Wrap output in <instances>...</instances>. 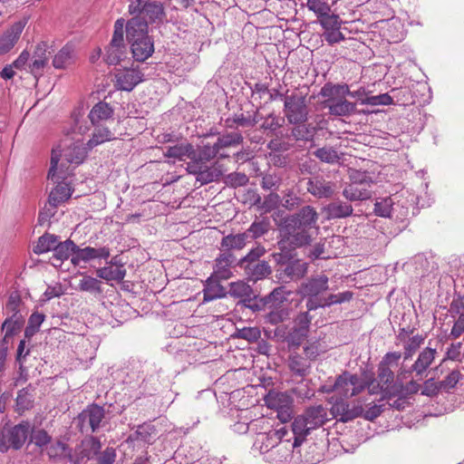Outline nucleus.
<instances>
[{
    "instance_id": "obj_3",
    "label": "nucleus",
    "mask_w": 464,
    "mask_h": 464,
    "mask_svg": "<svg viewBox=\"0 0 464 464\" xmlns=\"http://www.w3.org/2000/svg\"><path fill=\"white\" fill-rule=\"evenodd\" d=\"M104 418V408L96 403H92L77 415L74 422L81 433L92 434L102 427Z\"/></svg>"
},
{
    "instance_id": "obj_37",
    "label": "nucleus",
    "mask_w": 464,
    "mask_h": 464,
    "mask_svg": "<svg viewBox=\"0 0 464 464\" xmlns=\"http://www.w3.org/2000/svg\"><path fill=\"white\" fill-rule=\"evenodd\" d=\"M277 246L279 252H274L271 254V257L275 261L276 266L285 267L292 259L296 256V252L291 245L279 238L277 241Z\"/></svg>"
},
{
    "instance_id": "obj_64",
    "label": "nucleus",
    "mask_w": 464,
    "mask_h": 464,
    "mask_svg": "<svg viewBox=\"0 0 464 464\" xmlns=\"http://www.w3.org/2000/svg\"><path fill=\"white\" fill-rule=\"evenodd\" d=\"M280 202V197L278 194L271 192L267 196L264 198V200L261 201V198L258 197L255 202V205L257 206L263 212L268 213L273 209L276 208Z\"/></svg>"
},
{
    "instance_id": "obj_41",
    "label": "nucleus",
    "mask_w": 464,
    "mask_h": 464,
    "mask_svg": "<svg viewBox=\"0 0 464 464\" xmlns=\"http://www.w3.org/2000/svg\"><path fill=\"white\" fill-rule=\"evenodd\" d=\"M342 194L347 200L362 201L369 199L372 192L370 188L349 183L344 187Z\"/></svg>"
},
{
    "instance_id": "obj_61",
    "label": "nucleus",
    "mask_w": 464,
    "mask_h": 464,
    "mask_svg": "<svg viewBox=\"0 0 464 464\" xmlns=\"http://www.w3.org/2000/svg\"><path fill=\"white\" fill-rule=\"evenodd\" d=\"M34 389L31 385L20 390L16 397V406L19 411L29 410L33 407L34 394L31 392Z\"/></svg>"
},
{
    "instance_id": "obj_19",
    "label": "nucleus",
    "mask_w": 464,
    "mask_h": 464,
    "mask_svg": "<svg viewBox=\"0 0 464 464\" xmlns=\"http://www.w3.org/2000/svg\"><path fill=\"white\" fill-rule=\"evenodd\" d=\"M308 264L296 256L285 267L276 269L280 280L297 281L304 277L307 273Z\"/></svg>"
},
{
    "instance_id": "obj_52",
    "label": "nucleus",
    "mask_w": 464,
    "mask_h": 464,
    "mask_svg": "<svg viewBox=\"0 0 464 464\" xmlns=\"http://www.w3.org/2000/svg\"><path fill=\"white\" fill-rule=\"evenodd\" d=\"M23 305L24 304L20 293L18 291H14L8 296V300L5 308V314L8 316L15 315L17 317H24L22 314Z\"/></svg>"
},
{
    "instance_id": "obj_26",
    "label": "nucleus",
    "mask_w": 464,
    "mask_h": 464,
    "mask_svg": "<svg viewBox=\"0 0 464 464\" xmlns=\"http://www.w3.org/2000/svg\"><path fill=\"white\" fill-rule=\"evenodd\" d=\"M132 56L137 62H144L154 53V41L150 35L129 44Z\"/></svg>"
},
{
    "instance_id": "obj_32",
    "label": "nucleus",
    "mask_w": 464,
    "mask_h": 464,
    "mask_svg": "<svg viewBox=\"0 0 464 464\" xmlns=\"http://www.w3.org/2000/svg\"><path fill=\"white\" fill-rule=\"evenodd\" d=\"M247 236L246 234H229L222 237L220 241V252L233 253L232 251L242 250L247 244Z\"/></svg>"
},
{
    "instance_id": "obj_49",
    "label": "nucleus",
    "mask_w": 464,
    "mask_h": 464,
    "mask_svg": "<svg viewBox=\"0 0 464 464\" xmlns=\"http://www.w3.org/2000/svg\"><path fill=\"white\" fill-rule=\"evenodd\" d=\"M377 379L385 386V395L395 394L397 389L394 386V373L391 368L379 364Z\"/></svg>"
},
{
    "instance_id": "obj_40",
    "label": "nucleus",
    "mask_w": 464,
    "mask_h": 464,
    "mask_svg": "<svg viewBox=\"0 0 464 464\" xmlns=\"http://www.w3.org/2000/svg\"><path fill=\"white\" fill-rule=\"evenodd\" d=\"M163 154L167 158H172L179 161L185 160L186 158L189 159V161H191L193 155V145L189 142H184L176 144L174 146H169L166 148V150L163 152Z\"/></svg>"
},
{
    "instance_id": "obj_6",
    "label": "nucleus",
    "mask_w": 464,
    "mask_h": 464,
    "mask_svg": "<svg viewBox=\"0 0 464 464\" xmlns=\"http://www.w3.org/2000/svg\"><path fill=\"white\" fill-rule=\"evenodd\" d=\"M29 430L28 422L19 423L11 429L3 430L0 433V451L6 452L10 448L21 449L27 440Z\"/></svg>"
},
{
    "instance_id": "obj_34",
    "label": "nucleus",
    "mask_w": 464,
    "mask_h": 464,
    "mask_svg": "<svg viewBox=\"0 0 464 464\" xmlns=\"http://www.w3.org/2000/svg\"><path fill=\"white\" fill-rule=\"evenodd\" d=\"M311 430L304 418L302 415L298 416L293 421L292 429L288 430L289 434L287 438L294 439L293 446L298 447L303 443Z\"/></svg>"
},
{
    "instance_id": "obj_51",
    "label": "nucleus",
    "mask_w": 464,
    "mask_h": 464,
    "mask_svg": "<svg viewBox=\"0 0 464 464\" xmlns=\"http://www.w3.org/2000/svg\"><path fill=\"white\" fill-rule=\"evenodd\" d=\"M243 140L244 138L240 131H232L220 135L215 144L220 151L224 148L238 146Z\"/></svg>"
},
{
    "instance_id": "obj_38",
    "label": "nucleus",
    "mask_w": 464,
    "mask_h": 464,
    "mask_svg": "<svg viewBox=\"0 0 464 464\" xmlns=\"http://www.w3.org/2000/svg\"><path fill=\"white\" fill-rule=\"evenodd\" d=\"M259 121V111L256 110L252 114L247 112L234 114L233 117L227 118L225 121L227 128L234 129L236 125L244 128H252Z\"/></svg>"
},
{
    "instance_id": "obj_21",
    "label": "nucleus",
    "mask_w": 464,
    "mask_h": 464,
    "mask_svg": "<svg viewBox=\"0 0 464 464\" xmlns=\"http://www.w3.org/2000/svg\"><path fill=\"white\" fill-rule=\"evenodd\" d=\"M332 412L340 420L347 422L362 415L363 408L362 405H350L343 399L336 400L332 406Z\"/></svg>"
},
{
    "instance_id": "obj_36",
    "label": "nucleus",
    "mask_w": 464,
    "mask_h": 464,
    "mask_svg": "<svg viewBox=\"0 0 464 464\" xmlns=\"http://www.w3.org/2000/svg\"><path fill=\"white\" fill-rule=\"evenodd\" d=\"M249 281L257 282L267 277L272 273V268L267 261L261 260L252 265H246L242 268Z\"/></svg>"
},
{
    "instance_id": "obj_11",
    "label": "nucleus",
    "mask_w": 464,
    "mask_h": 464,
    "mask_svg": "<svg viewBox=\"0 0 464 464\" xmlns=\"http://www.w3.org/2000/svg\"><path fill=\"white\" fill-rule=\"evenodd\" d=\"M289 434L288 429L281 427L279 429L270 428L266 432L257 434L254 441V449L261 454L268 453L277 443Z\"/></svg>"
},
{
    "instance_id": "obj_5",
    "label": "nucleus",
    "mask_w": 464,
    "mask_h": 464,
    "mask_svg": "<svg viewBox=\"0 0 464 464\" xmlns=\"http://www.w3.org/2000/svg\"><path fill=\"white\" fill-rule=\"evenodd\" d=\"M60 160V155L55 150L52 151L51 166L48 171V179L57 182L56 187L50 192L48 202L51 207L57 208L59 205L69 199L72 196V190L71 187L64 182H60V179H63V176H60L57 173L58 162Z\"/></svg>"
},
{
    "instance_id": "obj_54",
    "label": "nucleus",
    "mask_w": 464,
    "mask_h": 464,
    "mask_svg": "<svg viewBox=\"0 0 464 464\" xmlns=\"http://www.w3.org/2000/svg\"><path fill=\"white\" fill-rule=\"evenodd\" d=\"M374 213L382 218H391L395 211L394 202L391 197L378 198L374 204Z\"/></svg>"
},
{
    "instance_id": "obj_27",
    "label": "nucleus",
    "mask_w": 464,
    "mask_h": 464,
    "mask_svg": "<svg viewBox=\"0 0 464 464\" xmlns=\"http://www.w3.org/2000/svg\"><path fill=\"white\" fill-rule=\"evenodd\" d=\"M293 127L290 129V133L286 135L288 140L294 141L309 142L313 141L316 133V128L312 123H290Z\"/></svg>"
},
{
    "instance_id": "obj_56",
    "label": "nucleus",
    "mask_w": 464,
    "mask_h": 464,
    "mask_svg": "<svg viewBox=\"0 0 464 464\" xmlns=\"http://www.w3.org/2000/svg\"><path fill=\"white\" fill-rule=\"evenodd\" d=\"M305 6L314 14L317 22L333 12L330 5L325 0H307Z\"/></svg>"
},
{
    "instance_id": "obj_46",
    "label": "nucleus",
    "mask_w": 464,
    "mask_h": 464,
    "mask_svg": "<svg viewBox=\"0 0 464 464\" xmlns=\"http://www.w3.org/2000/svg\"><path fill=\"white\" fill-rule=\"evenodd\" d=\"M44 452H46L52 460H60L64 458L69 459V454H72L69 446L60 440H52Z\"/></svg>"
},
{
    "instance_id": "obj_57",
    "label": "nucleus",
    "mask_w": 464,
    "mask_h": 464,
    "mask_svg": "<svg viewBox=\"0 0 464 464\" xmlns=\"http://www.w3.org/2000/svg\"><path fill=\"white\" fill-rule=\"evenodd\" d=\"M425 336L421 334H416L409 337L408 340L403 343V359L407 361L412 357L417 350L424 343Z\"/></svg>"
},
{
    "instance_id": "obj_33",
    "label": "nucleus",
    "mask_w": 464,
    "mask_h": 464,
    "mask_svg": "<svg viewBox=\"0 0 464 464\" xmlns=\"http://www.w3.org/2000/svg\"><path fill=\"white\" fill-rule=\"evenodd\" d=\"M287 365L289 370L296 376L304 377L309 374L311 369L310 361L296 352H291Z\"/></svg>"
},
{
    "instance_id": "obj_59",
    "label": "nucleus",
    "mask_w": 464,
    "mask_h": 464,
    "mask_svg": "<svg viewBox=\"0 0 464 464\" xmlns=\"http://www.w3.org/2000/svg\"><path fill=\"white\" fill-rule=\"evenodd\" d=\"M78 287L82 292H88L95 295L102 292V282L88 275L82 276V278L79 281Z\"/></svg>"
},
{
    "instance_id": "obj_39",
    "label": "nucleus",
    "mask_w": 464,
    "mask_h": 464,
    "mask_svg": "<svg viewBox=\"0 0 464 464\" xmlns=\"http://www.w3.org/2000/svg\"><path fill=\"white\" fill-rule=\"evenodd\" d=\"M302 416L312 430L324 425L327 420L325 409L322 405L309 407Z\"/></svg>"
},
{
    "instance_id": "obj_28",
    "label": "nucleus",
    "mask_w": 464,
    "mask_h": 464,
    "mask_svg": "<svg viewBox=\"0 0 464 464\" xmlns=\"http://www.w3.org/2000/svg\"><path fill=\"white\" fill-rule=\"evenodd\" d=\"M295 448L293 442H291V438L285 437L265 455V459L269 462H283L291 456Z\"/></svg>"
},
{
    "instance_id": "obj_29",
    "label": "nucleus",
    "mask_w": 464,
    "mask_h": 464,
    "mask_svg": "<svg viewBox=\"0 0 464 464\" xmlns=\"http://www.w3.org/2000/svg\"><path fill=\"white\" fill-rule=\"evenodd\" d=\"M75 248L76 244L72 240L66 239L63 242L59 240L51 257V264L56 267L61 266L65 260H68L74 255Z\"/></svg>"
},
{
    "instance_id": "obj_18",
    "label": "nucleus",
    "mask_w": 464,
    "mask_h": 464,
    "mask_svg": "<svg viewBox=\"0 0 464 464\" xmlns=\"http://www.w3.org/2000/svg\"><path fill=\"white\" fill-rule=\"evenodd\" d=\"M265 402L268 408L277 411L278 417L283 421H286L290 419L291 400L285 393L269 392L265 397Z\"/></svg>"
},
{
    "instance_id": "obj_15",
    "label": "nucleus",
    "mask_w": 464,
    "mask_h": 464,
    "mask_svg": "<svg viewBox=\"0 0 464 464\" xmlns=\"http://www.w3.org/2000/svg\"><path fill=\"white\" fill-rule=\"evenodd\" d=\"M318 213L315 208L310 205L301 208L297 212L285 218V222L292 223L293 226L304 227L309 230L316 228Z\"/></svg>"
},
{
    "instance_id": "obj_42",
    "label": "nucleus",
    "mask_w": 464,
    "mask_h": 464,
    "mask_svg": "<svg viewBox=\"0 0 464 464\" xmlns=\"http://www.w3.org/2000/svg\"><path fill=\"white\" fill-rule=\"evenodd\" d=\"M112 115V107L105 102H99L92 107L88 117L92 125H97L100 121L111 118Z\"/></svg>"
},
{
    "instance_id": "obj_10",
    "label": "nucleus",
    "mask_w": 464,
    "mask_h": 464,
    "mask_svg": "<svg viewBox=\"0 0 464 464\" xmlns=\"http://www.w3.org/2000/svg\"><path fill=\"white\" fill-rule=\"evenodd\" d=\"M323 28L322 36L330 44H338L345 39L341 32L342 19L337 14L331 12L317 22Z\"/></svg>"
},
{
    "instance_id": "obj_35",
    "label": "nucleus",
    "mask_w": 464,
    "mask_h": 464,
    "mask_svg": "<svg viewBox=\"0 0 464 464\" xmlns=\"http://www.w3.org/2000/svg\"><path fill=\"white\" fill-rule=\"evenodd\" d=\"M259 121H262L259 130L266 136H277L279 130L285 123V118L276 115L275 112H271L265 117L259 115Z\"/></svg>"
},
{
    "instance_id": "obj_23",
    "label": "nucleus",
    "mask_w": 464,
    "mask_h": 464,
    "mask_svg": "<svg viewBox=\"0 0 464 464\" xmlns=\"http://www.w3.org/2000/svg\"><path fill=\"white\" fill-rule=\"evenodd\" d=\"M150 36L149 24L141 16L131 17L126 23V38L129 44Z\"/></svg>"
},
{
    "instance_id": "obj_30",
    "label": "nucleus",
    "mask_w": 464,
    "mask_h": 464,
    "mask_svg": "<svg viewBox=\"0 0 464 464\" xmlns=\"http://www.w3.org/2000/svg\"><path fill=\"white\" fill-rule=\"evenodd\" d=\"M218 156L220 159H225L227 155L220 153L216 144H205L198 147V150L193 148L192 160L190 162H198L199 164H207L213 159Z\"/></svg>"
},
{
    "instance_id": "obj_22",
    "label": "nucleus",
    "mask_w": 464,
    "mask_h": 464,
    "mask_svg": "<svg viewBox=\"0 0 464 464\" xmlns=\"http://www.w3.org/2000/svg\"><path fill=\"white\" fill-rule=\"evenodd\" d=\"M24 26V22L18 21L5 31L0 36V55L7 53L13 49L19 40Z\"/></svg>"
},
{
    "instance_id": "obj_13",
    "label": "nucleus",
    "mask_w": 464,
    "mask_h": 464,
    "mask_svg": "<svg viewBox=\"0 0 464 464\" xmlns=\"http://www.w3.org/2000/svg\"><path fill=\"white\" fill-rule=\"evenodd\" d=\"M237 259L233 253L220 252L215 258L213 273L208 277V281L229 279L233 276L231 268L233 266H237Z\"/></svg>"
},
{
    "instance_id": "obj_47",
    "label": "nucleus",
    "mask_w": 464,
    "mask_h": 464,
    "mask_svg": "<svg viewBox=\"0 0 464 464\" xmlns=\"http://www.w3.org/2000/svg\"><path fill=\"white\" fill-rule=\"evenodd\" d=\"M270 222L267 218L255 220L243 233L247 236V241L256 240L268 233Z\"/></svg>"
},
{
    "instance_id": "obj_44",
    "label": "nucleus",
    "mask_w": 464,
    "mask_h": 464,
    "mask_svg": "<svg viewBox=\"0 0 464 464\" xmlns=\"http://www.w3.org/2000/svg\"><path fill=\"white\" fill-rule=\"evenodd\" d=\"M58 155H60V158L62 157L61 151L54 150ZM87 152L84 148H82L81 145L72 144V146H69L67 149H65L63 152V157L64 158L65 161L70 164L74 165H80L83 162L84 159L86 158Z\"/></svg>"
},
{
    "instance_id": "obj_50",
    "label": "nucleus",
    "mask_w": 464,
    "mask_h": 464,
    "mask_svg": "<svg viewBox=\"0 0 464 464\" xmlns=\"http://www.w3.org/2000/svg\"><path fill=\"white\" fill-rule=\"evenodd\" d=\"M96 275L99 278L106 281L121 282L126 276V270L122 266L114 268L112 266H103L96 270Z\"/></svg>"
},
{
    "instance_id": "obj_58",
    "label": "nucleus",
    "mask_w": 464,
    "mask_h": 464,
    "mask_svg": "<svg viewBox=\"0 0 464 464\" xmlns=\"http://www.w3.org/2000/svg\"><path fill=\"white\" fill-rule=\"evenodd\" d=\"M314 156L323 162L334 164L340 160L338 151L330 146H324L313 152Z\"/></svg>"
},
{
    "instance_id": "obj_60",
    "label": "nucleus",
    "mask_w": 464,
    "mask_h": 464,
    "mask_svg": "<svg viewBox=\"0 0 464 464\" xmlns=\"http://www.w3.org/2000/svg\"><path fill=\"white\" fill-rule=\"evenodd\" d=\"M44 319L45 315L44 314L34 312L30 315L24 329V337L28 339L32 338L40 330L41 324L44 323Z\"/></svg>"
},
{
    "instance_id": "obj_62",
    "label": "nucleus",
    "mask_w": 464,
    "mask_h": 464,
    "mask_svg": "<svg viewBox=\"0 0 464 464\" xmlns=\"http://www.w3.org/2000/svg\"><path fill=\"white\" fill-rule=\"evenodd\" d=\"M72 59V48L69 45L63 46L54 56L53 65L56 69H63L69 65Z\"/></svg>"
},
{
    "instance_id": "obj_9",
    "label": "nucleus",
    "mask_w": 464,
    "mask_h": 464,
    "mask_svg": "<svg viewBox=\"0 0 464 464\" xmlns=\"http://www.w3.org/2000/svg\"><path fill=\"white\" fill-rule=\"evenodd\" d=\"M102 449V443L97 437L88 436L75 448L74 453L69 454L72 464H82L86 459L97 456Z\"/></svg>"
},
{
    "instance_id": "obj_14",
    "label": "nucleus",
    "mask_w": 464,
    "mask_h": 464,
    "mask_svg": "<svg viewBox=\"0 0 464 464\" xmlns=\"http://www.w3.org/2000/svg\"><path fill=\"white\" fill-rule=\"evenodd\" d=\"M328 289L329 278L321 273L304 281L299 286L298 294L302 296H322Z\"/></svg>"
},
{
    "instance_id": "obj_43",
    "label": "nucleus",
    "mask_w": 464,
    "mask_h": 464,
    "mask_svg": "<svg viewBox=\"0 0 464 464\" xmlns=\"http://www.w3.org/2000/svg\"><path fill=\"white\" fill-rule=\"evenodd\" d=\"M289 316V308L281 305L277 306L273 304L268 306V311L265 314V322L272 325H276L288 320Z\"/></svg>"
},
{
    "instance_id": "obj_24",
    "label": "nucleus",
    "mask_w": 464,
    "mask_h": 464,
    "mask_svg": "<svg viewBox=\"0 0 464 464\" xmlns=\"http://www.w3.org/2000/svg\"><path fill=\"white\" fill-rule=\"evenodd\" d=\"M437 350L435 348L426 347L418 355L416 361L411 367V372L415 373V376L420 380L422 379L423 374L427 372L429 367L434 362Z\"/></svg>"
},
{
    "instance_id": "obj_55",
    "label": "nucleus",
    "mask_w": 464,
    "mask_h": 464,
    "mask_svg": "<svg viewBox=\"0 0 464 464\" xmlns=\"http://www.w3.org/2000/svg\"><path fill=\"white\" fill-rule=\"evenodd\" d=\"M266 250L264 246L257 245L248 251V253L237 260V266L240 268L245 267L246 265H252L256 262H260V257L266 254Z\"/></svg>"
},
{
    "instance_id": "obj_53",
    "label": "nucleus",
    "mask_w": 464,
    "mask_h": 464,
    "mask_svg": "<svg viewBox=\"0 0 464 464\" xmlns=\"http://www.w3.org/2000/svg\"><path fill=\"white\" fill-rule=\"evenodd\" d=\"M113 140H115L114 133H112L108 128H96L86 145L89 150H92L100 144Z\"/></svg>"
},
{
    "instance_id": "obj_12",
    "label": "nucleus",
    "mask_w": 464,
    "mask_h": 464,
    "mask_svg": "<svg viewBox=\"0 0 464 464\" xmlns=\"http://www.w3.org/2000/svg\"><path fill=\"white\" fill-rule=\"evenodd\" d=\"M325 98L324 107L328 109L331 115L336 117H349L355 113L356 104L345 99V94H334L322 96Z\"/></svg>"
},
{
    "instance_id": "obj_17",
    "label": "nucleus",
    "mask_w": 464,
    "mask_h": 464,
    "mask_svg": "<svg viewBox=\"0 0 464 464\" xmlns=\"http://www.w3.org/2000/svg\"><path fill=\"white\" fill-rule=\"evenodd\" d=\"M306 189L316 198H330L334 194L335 184L321 175H316L307 179Z\"/></svg>"
},
{
    "instance_id": "obj_20",
    "label": "nucleus",
    "mask_w": 464,
    "mask_h": 464,
    "mask_svg": "<svg viewBox=\"0 0 464 464\" xmlns=\"http://www.w3.org/2000/svg\"><path fill=\"white\" fill-rule=\"evenodd\" d=\"M334 94H345V96L355 98L361 104L362 101L365 100L366 97H368L365 88L361 87L356 91H351L349 85L346 83L334 84L332 82H326L321 88L319 92L320 96H330Z\"/></svg>"
},
{
    "instance_id": "obj_2",
    "label": "nucleus",
    "mask_w": 464,
    "mask_h": 464,
    "mask_svg": "<svg viewBox=\"0 0 464 464\" xmlns=\"http://www.w3.org/2000/svg\"><path fill=\"white\" fill-rule=\"evenodd\" d=\"M128 10L132 15L141 16L148 24H163L167 16L164 5L160 1L130 0Z\"/></svg>"
},
{
    "instance_id": "obj_1",
    "label": "nucleus",
    "mask_w": 464,
    "mask_h": 464,
    "mask_svg": "<svg viewBox=\"0 0 464 464\" xmlns=\"http://www.w3.org/2000/svg\"><path fill=\"white\" fill-rule=\"evenodd\" d=\"M312 319L313 316L308 312L299 313L289 330L278 327L275 334L287 343L290 350L297 349L308 336Z\"/></svg>"
},
{
    "instance_id": "obj_16",
    "label": "nucleus",
    "mask_w": 464,
    "mask_h": 464,
    "mask_svg": "<svg viewBox=\"0 0 464 464\" xmlns=\"http://www.w3.org/2000/svg\"><path fill=\"white\" fill-rule=\"evenodd\" d=\"M186 169L189 174L196 176V180L200 185L218 180L222 176V172L217 167H208L206 164H199L198 162H188Z\"/></svg>"
},
{
    "instance_id": "obj_63",
    "label": "nucleus",
    "mask_w": 464,
    "mask_h": 464,
    "mask_svg": "<svg viewBox=\"0 0 464 464\" xmlns=\"http://www.w3.org/2000/svg\"><path fill=\"white\" fill-rule=\"evenodd\" d=\"M94 254V247L86 246L84 248H80L76 245V248L74 249V255L71 257V263L73 266H78L81 262H89L91 260L95 259Z\"/></svg>"
},
{
    "instance_id": "obj_4",
    "label": "nucleus",
    "mask_w": 464,
    "mask_h": 464,
    "mask_svg": "<svg viewBox=\"0 0 464 464\" xmlns=\"http://www.w3.org/2000/svg\"><path fill=\"white\" fill-rule=\"evenodd\" d=\"M284 115L288 123L306 122L309 118L306 96L295 92L285 97Z\"/></svg>"
},
{
    "instance_id": "obj_48",
    "label": "nucleus",
    "mask_w": 464,
    "mask_h": 464,
    "mask_svg": "<svg viewBox=\"0 0 464 464\" xmlns=\"http://www.w3.org/2000/svg\"><path fill=\"white\" fill-rule=\"evenodd\" d=\"M24 324V317L7 316L2 324V331L5 332L4 341L7 342L17 334Z\"/></svg>"
},
{
    "instance_id": "obj_8",
    "label": "nucleus",
    "mask_w": 464,
    "mask_h": 464,
    "mask_svg": "<svg viewBox=\"0 0 464 464\" xmlns=\"http://www.w3.org/2000/svg\"><path fill=\"white\" fill-rule=\"evenodd\" d=\"M366 387V383L357 375L343 372L335 380L336 392L343 398L359 394Z\"/></svg>"
},
{
    "instance_id": "obj_45",
    "label": "nucleus",
    "mask_w": 464,
    "mask_h": 464,
    "mask_svg": "<svg viewBox=\"0 0 464 464\" xmlns=\"http://www.w3.org/2000/svg\"><path fill=\"white\" fill-rule=\"evenodd\" d=\"M60 237L54 234L44 233L41 236L36 245L34 246L33 251L36 255H42L54 250V247L59 241Z\"/></svg>"
},
{
    "instance_id": "obj_31",
    "label": "nucleus",
    "mask_w": 464,
    "mask_h": 464,
    "mask_svg": "<svg viewBox=\"0 0 464 464\" xmlns=\"http://www.w3.org/2000/svg\"><path fill=\"white\" fill-rule=\"evenodd\" d=\"M324 211L329 219H341L353 215V208L350 203L335 199L325 206Z\"/></svg>"
},
{
    "instance_id": "obj_7",
    "label": "nucleus",
    "mask_w": 464,
    "mask_h": 464,
    "mask_svg": "<svg viewBox=\"0 0 464 464\" xmlns=\"http://www.w3.org/2000/svg\"><path fill=\"white\" fill-rule=\"evenodd\" d=\"M280 238L291 245V247L298 248L308 246L313 240L312 230L293 226L292 223L284 221L279 229Z\"/></svg>"
},
{
    "instance_id": "obj_25",
    "label": "nucleus",
    "mask_w": 464,
    "mask_h": 464,
    "mask_svg": "<svg viewBox=\"0 0 464 464\" xmlns=\"http://www.w3.org/2000/svg\"><path fill=\"white\" fill-rule=\"evenodd\" d=\"M143 80V74L135 69H126L116 74V87L130 92Z\"/></svg>"
}]
</instances>
